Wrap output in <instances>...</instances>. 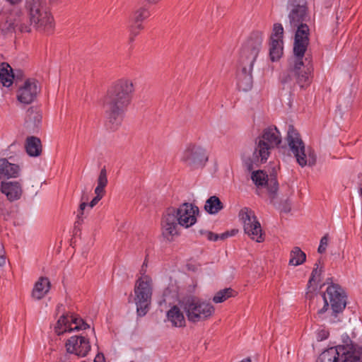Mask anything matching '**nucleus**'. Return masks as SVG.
Masks as SVG:
<instances>
[{
	"mask_svg": "<svg viewBox=\"0 0 362 362\" xmlns=\"http://www.w3.org/2000/svg\"><path fill=\"white\" fill-rule=\"evenodd\" d=\"M26 14L20 13L9 23L7 30L9 32L21 33L36 31L50 35L54 30V21L48 11L45 0H25Z\"/></svg>",
	"mask_w": 362,
	"mask_h": 362,
	"instance_id": "obj_1",
	"label": "nucleus"
},
{
	"mask_svg": "<svg viewBox=\"0 0 362 362\" xmlns=\"http://www.w3.org/2000/svg\"><path fill=\"white\" fill-rule=\"evenodd\" d=\"M135 88L132 81L120 78L107 88L103 100L105 111L109 113H124L130 105Z\"/></svg>",
	"mask_w": 362,
	"mask_h": 362,
	"instance_id": "obj_2",
	"label": "nucleus"
},
{
	"mask_svg": "<svg viewBox=\"0 0 362 362\" xmlns=\"http://www.w3.org/2000/svg\"><path fill=\"white\" fill-rule=\"evenodd\" d=\"M313 64L311 54L305 58L292 57L288 61V69L280 75L283 85L291 86L297 83L301 88H308L313 81Z\"/></svg>",
	"mask_w": 362,
	"mask_h": 362,
	"instance_id": "obj_3",
	"label": "nucleus"
},
{
	"mask_svg": "<svg viewBox=\"0 0 362 362\" xmlns=\"http://www.w3.org/2000/svg\"><path fill=\"white\" fill-rule=\"evenodd\" d=\"M281 142V134L276 127L266 128L261 136L257 138L256 146L252 158L244 160V165L247 170L251 171L257 168L260 163H265L272 149Z\"/></svg>",
	"mask_w": 362,
	"mask_h": 362,
	"instance_id": "obj_4",
	"label": "nucleus"
},
{
	"mask_svg": "<svg viewBox=\"0 0 362 362\" xmlns=\"http://www.w3.org/2000/svg\"><path fill=\"white\" fill-rule=\"evenodd\" d=\"M179 305L187 320L194 324L208 320L215 313V308L211 303L193 296L183 298Z\"/></svg>",
	"mask_w": 362,
	"mask_h": 362,
	"instance_id": "obj_5",
	"label": "nucleus"
},
{
	"mask_svg": "<svg viewBox=\"0 0 362 362\" xmlns=\"http://www.w3.org/2000/svg\"><path fill=\"white\" fill-rule=\"evenodd\" d=\"M286 141L289 150L296 158V161L300 166H313L315 165L317 156L314 150L311 148L305 149V144L299 133L292 125L288 127Z\"/></svg>",
	"mask_w": 362,
	"mask_h": 362,
	"instance_id": "obj_6",
	"label": "nucleus"
},
{
	"mask_svg": "<svg viewBox=\"0 0 362 362\" xmlns=\"http://www.w3.org/2000/svg\"><path fill=\"white\" fill-rule=\"evenodd\" d=\"M330 281V285L327 288L326 292L322 294L324 301L323 307L318 310L317 315L320 317L329 310L331 307V311L329 312L331 316L337 317L338 313H341L346 307V296L342 288L332 282V278H328L326 281L327 284Z\"/></svg>",
	"mask_w": 362,
	"mask_h": 362,
	"instance_id": "obj_7",
	"label": "nucleus"
},
{
	"mask_svg": "<svg viewBox=\"0 0 362 362\" xmlns=\"http://www.w3.org/2000/svg\"><path fill=\"white\" fill-rule=\"evenodd\" d=\"M153 286V280L148 275H143L135 282L134 301L136 305V313L139 317L146 315L150 310Z\"/></svg>",
	"mask_w": 362,
	"mask_h": 362,
	"instance_id": "obj_8",
	"label": "nucleus"
},
{
	"mask_svg": "<svg viewBox=\"0 0 362 362\" xmlns=\"http://www.w3.org/2000/svg\"><path fill=\"white\" fill-rule=\"evenodd\" d=\"M317 362H362V347L339 345L320 354Z\"/></svg>",
	"mask_w": 362,
	"mask_h": 362,
	"instance_id": "obj_9",
	"label": "nucleus"
},
{
	"mask_svg": "<svg viewBox=\"0 0 362 362\" xmlns=\"http://www.w3.org/2000/svg\"><path fill=\"white\" fill-rule=\"evenodd\" d=\"M262 40V32H252L240 49L239 62L254 65L261 49Z\"/></svg>",
	"mask_w": 362,
	"mask_h": 362,
	"instance_id": "obj_10",
	"label": "nucleus"
},
{
	"mask_svg": "<svg viewBox=\"0 0 362 362\" xmlns=\"http://www.w3.org/2000/svg\"><path fill=\"white\" fill-rule=\"evenodd\" d=\"M295 30L293 44V55L298 58H305L309 54L308 47L310 44V28L307 22L296 23V25H290Z\"/></svg>",
	"mask_w": 362,
	"mask_h": 362,
	"instance_id": "obj_11",
	"label": "nucleus"
},
{
	"mask_svg": "<svg viewBox=\"0 0 362 362\" xmlns=\"http://www.w3.org/2000/svg\"><path fill=\"white\" fill-rule=\"evenodd\" d=\"M238 216L243 223L245 233L252 240L262 243L264 240V234L255 212L247 207H244L240 211Z\"/></svg>",
	"mask_w": 362,
	"mask_h": 362,
	"instance_id": "obj_12",
	"label": "nucleus"
},
{
	"mask_svg": "<svg viewBox=\"0 0 362 362\" xmlns=\"http://www.w3.org/2000/svg\"><path fill=\"white\" fill-rule=\"evenodd\" d=\"M206 150L200 146L190 144L187 146L181 156V161L192 169L203 168L208 161Z\"/></svg>",
	"mask_w": 362,
	"mask_h": 362,
	"instance_id": "obj_13",
	"label": "nucleus"
},
{
	"mask_svg": "<svg viewBox=\"0 0 362 362\" xmlns=\"http://www.w3.org/2000/svg\"><path fill=\"white\" fill-rule=\"evenodd\" d=\"M180 224L175 214V208H168L163 214L161 220L163 236L168 241H173L180 235Z\"/></svg>",
	"mask_w": 362,
	"mask_h": 362,
	"instance_id": "obj_14",
	"label": "nucleus"
},
{
	"mask_svg": "<svg viewBox=\"0 0 362 362\" xmlns=\"http://www.w3.org/2000/svg\"><path fill=\"white\" fill-rule=\"evenodd\" d=\"M89 328V325L81 317L75 315H62L58 320L54 327L57 335L66 332L78 331Z\"/></svg>",
	"mask_w": 362,
	"mask_h": 362,
	"instance_id": "obj_15",
	"label": "nucleus"
},
{
	"mask_svg": "<svg viewBox=\"0 0 362 362\" xmlns=\"http://www.w3.org/2000/svg\"><path fill=\"white\" fill-rule=\"evenodd\" d=\"M66 351L69 356L85 357L90 351L91 346L89 339L82 335L71 337L65 343Z\"/></svg>",
	"mask_w": 362,
	"mask_h": 362,
	"instance_id": "obj_16",
	"label": "nucleus"
},
{
	"mask_svg": "<svg viewBox=\"0 0 362 362\" xmlns=\"http://www.w3.org/2000/svg\"><path fill=\"white\" fill-rule=\"evenodd\" d=\"M40 92L38 81L35 78H27L17 90V99L23 104H30Z\"/></svg>",
	"mask_w": 362,
	"mask_h": 362,
	"instance_id": "obj_17",
	"label": "nucleus"
},
{
	"mask_svg": "<svg viewBox=\"0 0 362 362\" xmlns=\"http://www.w3.org/2000/svg\"><path fill=\"white\" fill-rule=\"evenodd\" d=\"M284 28L281 23H275L270 37L269 56L272 61L279 60L283 54Z\"/></svg>",
	"mask_w": 362,
	"mask_h": 362,
	"instance_id": "obj_18",
	"label": "nucleus"
},
{
	"mask_svg": "<svg viewBox=\"0 0 362 362\" xmlns=\"http://www.w3.org/2000/svg\"><path fill=\"white\" fill-rule=\"evenodd\" d=\"M199 214V208L190 203H183L175 209V214L179 219L180 226L189 228L197 222L196 214Z\"/></svg>",
	"mask_w": 362,
	"mask_h": 362,
	"instance_id": "obj_19",
	"label": "nucleus"
},
{
	"mask_svg": "<svg viewBox=\"0 0 362 362\" xmlns=\"http://www.w3.org/2000/svg\"><path fill=\"white\" fill-rule=\"evenodd\" d=\"M251 178L257 187L267 186L271 202H273L279 188L276 175H271L269 179H267V175L262 170H256L252 172Z\"/></svg>",
	"mask_w": 362,
	"mask_h": 362,
	"instance_id": "obj_20",
	"label": "nucleus"
},
{
	"mask_svg": "<svg viewBox=\"0 0 362 362\" xmlns=\"http://www.w3.org/2000/svg\"><path fill=\"white\" fill-rule=\"evenodd\" d=\"M252 69L253 65L239 62V66L236 71L237 84L238 88L243 91H247L252 87Z\"/></svg>",
	"mask_w": 362,
	"mask_h": 362,
	"instance_id": "obj_21",
	"label": "nucleus"
},
{
	"mask_svg": "<svg viewBox=\"0 0 362 362\" xmlns=\"http://www.w3.org/2000/svg\"><path fill=\"white\" fill-rule=\"evenodd\" d=\"M288 18L290 25H296V23L308 22L310 20L309 8L296 7L286 8Z\"/></svg>",
	"mask_w": 362,
	"mask_h": 362,
	"instance_id": "obj_22",
	"label": "nucleus"
},
{
	"mask_svg": "<svg viewBox=\"0 0 362 362\" xmlns=\"http://www.w3.org/2000/svg\"><path fill=\"white\" fill-rule=\"evenodd\" d=\"M1 191L10 202L18 200L22 194V187L18 182H2Z\"/></svg>",
	"mask_w": 362,
	"mask_h": 362,
	"instance_id": "obj_23",
	"label": "nucleus"
},
{
	"mask_svg": "<svg viewBox=\"0 0 362 362\" xmlns=\"http://www.w3.org/2000/svg\"><path fill=\"white\" fill-rule=\"evenodd\" d=\"M180 306L173 305L168 312V320L173 327H182L186 325L185 315Z\"/></svg>",
	"mask_w": 362,
	"mask_h": 362,
	"instance_id": "obj_24",
	"label": "nucleus"
},
{
	"mask_svg": "<svg viewBox=\"0 0 362 362\" xmlns=\"http://www.w3.org/2000/svg\"><path fill=\"white\" fill-rule=\"evenodd\" d=\"M19 171L18 165L9 163L6 158L0 159V178L16 177Z\"/></svg>",
	"mask_w": 362,
	"mask_h": 362,
	"instance_id": "obj_25",
	"label": "nucleus"
},
{
	"mask_svg": "<svg viewBox=\"0 0 362 362\" xmlns=\"http://www.w3.org/2000/svg\"><path fill=\"white\" fill-rule=\"evenodd\" d=\"M50 281L47 277H40L35 284L32 291V297L36 300H40L49 292Z\"/></svg>",
	"mask_w": 362,
	"mask_h": 362,
	"instance_id": "obj_26",
	"label": "nucleus"
},
{
	"mask_svg": "<svg viewBox=\"0 0 362 362\" xmlns=\"http://www.w3.org/2000/svg\"><path fill=\"white\" fill-rule=\"evenodd\" d=\"M26 153L32 157L39 156L42 153V144L38 137L30 136L27 137L25 144Z\"/></svg>",
	"mask_w": 362,
	"mask_h": 362,
	"instance_id": "obj_27",
	"label": "nucleus"
},
{
	"mask_svg": "<svg viewBox=\"0 0 362 362\" xmlns=\"http://www.w3.org/2000/svg\"><path fill=\"white\" fill-rule=\"evenodd\" d=\"M15 80L13 69L7 62L0 64V82L4 86L9 87Z\"/></svg>",
	"mask_w": 362,
	"mask_h": 362,
	"instance_id": "obj_28",
	"label": "nucleus"
},
{
	"mask_svg": "<svg viewBox=\"0 0 362 362\" xmlns=\"http://www.w3.org/2000/svg\"><path fill=\"white\" fill-rule=\"evenodd\" d=\"M151 12L148 7L146 5L136 8L132 13L129 15V21L134 22L136 23H141L149 18Z\"/></svg>",
	"mask_w": 362,
	"mask_h": 362,
	"instance_id": "obj_29",
	"label": "nucleus"
},
{
	"mask_svg": "<svg viewBox=\"0 0 362 362\" xmlns=\"http://www.w3.org/2000/svg\"><path fill=\"white\" fill-rule=\"evenodd\" d=\"M223 209V204L216 196L210 197L205 203L204 209L209 214H216Z\"/></svg>",
	"mask_w": 362,
	"mask_h": 362,
	"instance_id": "obj_30",
	"label": "nucleus"
},
{
	"mask_svg": "<svg viewBox=\"0 0 362 362\" xmlns=\"http://www.w3.org/2000/svg\"><path fill=\"white\" fill-rule=\"evenodd\" d=\"M107 170L105 167H103L100 172L98 175L97 183L98 185L95 189V194L96 196H99L103 198L105 194V187L107 185Z\"/></svg>",
	"mask_w": 362,
	"mask_h": 362,
	"instance_id": "obj_31",
	"label": "nucleus"
},
{
	"mask_svg": "<svg viewBox=\"0 0 362 362\" xmlns=\"http://www.w3.org/2000/svg\"><path fill=\"white\" fill-rule=\"evenodd\" d=\"M306 259V255L300 247H295L290 254L289 264L293 266L302 264Z\"/></svg>",
	"mask_w": 362,
	"mask_h": 362,
	"instance_id": "obj_32",
	"label": "nucleus"
},
{
	"mask_svg": "<svg viewBox=\"0 0 362 362\" xmlns=\"http://www.w3.org/2000/svg\"><path fill=\"white\" fill-rule=\"evenodd\" d=\"M122 121V115H107L105 120V125L107 129L114 131L119 128Z\"/></svg>",
	"mask_w": 362,
	"mask_h": 362,
	"instance_id": "obj_33",
	"label": "nucleus"
},
{
	"mask_svg": "<svg viewBox=\"0 0 362 362\" xmlns=\"http://www.w3.org/2000/svg\"><path fill=\"white\" fill-rule=\"evenodd\" d=\"M127 30L129 32V42L132 43L134 41L136 36H138L144 26L141 23H136L128 21Z\"/></svg>",
	"mask_w": 362,
	"mask_h": 362,
	"instance_id": "obj_34",
	"label": "nucleus"
},
{
	"mask_svg": "<svg viewBox=\"0 0 362 362\" xmlns=\"http://www.w3.org/2000/svg\"><path fill=\"white\" fill-rule=\"evenodd\" d=\"M42 120V115H28L25 118V124L27 128L35 132L41 127Z\"/></svg>",
	"mask_w": 362,
	"mask_h": 362,
	"instance_id": "obj_35",
	"label": "nucleus"
},
{
	"mask_svg": "<svg viewBox=\"0 0 362 362\" xmlns=\"http://www.w3.org/2000/svg\"><path fill=\"white\" fill-rule=\"evenodd\" d=\"M320 263V261L318 260L317 262L315 264V267L311 273L310 279L308 283V291L306 293V296L308 298H311L310 294L313 291H315L316 288L313 287V284L315 283L316 277L319 276L321 274L322 269H320L318 270L319 264Z\"/></svg>",
	"mask_w": 362,
	"mask_h": 362,
	"instance_id": "obj_36",
	"label": "nucleus"
},
{
	"mask_svg": "<svg viewBox=\"0 0 362 362\" xmlns=\"http://www.w3.org/2000/svg\"><path fill=\"white\" fill-rule=\"evenodd\" d=\"M237 292L230 288H224L218 291L213 298V301L216 303H222L228 298L235 296Z\"/></svg>",
	"mask_w": 362,
	"mask_h": 362,
	"instance_id": "obj_37",
	"label": "nucleus"
},
{
	"mask_svg": "<svg viewBox=\"0 0 362 362\" xmlns=\"http://www.w3.org/2000/svg\"><path fill=\"white\" fill-rule=\"evenodd\" d=\"M85 199H86L83 195L82 197H81V200L83 202L79 205V208H78V214H77V220L75 222V224H76V223L77 224H81L83 222L82 216L83 214V212H84V210H85L86 207L88 206V204L85 201H83Z\"/></svg>",
	"mask_w": 362,
	"mask_h": 362,
	"instance_id": "obj_38",
	"label": "nucleus"
},
{
	"mask_svg": "<svg viewBox=\"0 0 362 362\" xmlns=\"http://www.w3.org/2000/svg\"><path fill=\"white\" fill-rule=\"evenodd\" d=\"M307 0H288L286 8L308 7Z\"/></svg>",
	"mask_w": 362,
	"mask_h": 362,
	"instance_id": "obj_39",
	"label": "nucleus"
},
{
	"mask_svg": "<svg viewBox=\"0 0 362 362\" xmlns=\"http://www.w3.org/2000/svg\"><path fill=\"white\" fill-rule=\"evenodd\" d=\"M328 244V235H325L320 240V243L317 249L319 253H324Z\"/></svg>",
	"mask_w": 362,
	"mask_h": 362,
	"instance_id": "obj_40",
	"label": "nucleus"
},
{
	"mask_svg": "<svg viewBox=\"0 0 362 362\" xmlns=\"http://www.w3.org/2000/svg\"><path fill=\"white\" fill-rule=\"evenodd\" d=\"M0 216L5 221L11 218V212L2 204H0Z\"/></svg>",
	"mask_w": 362,
	"mask_h": 362,
	"instance_id": "obj_41",
	"label": "nucleus"
},
{
	"mask_svg": "<svg viewBox=\"0 0 362 362\" xmlns=\"http://www.w3.org/2000/svg\"><path fill=\"white\" fill-rule=\"evenodd\" d=\"M238 232V230L236 229H232L231 230L226 231L220 235V240H225L229 237L234 236Z\"/></svg>",
	"mask_w": 362,
	"mask_h": 362,
	"instance_id": "obj_42",
	"label": "nucleus"
},
{
	"mask_svg": "<svg viewBox=\"0 0 362 362\" xmlns=\"http://www.w3.org/2000/svg\"><path fill=\"white\" fill-rule=\"evenodd\" d=\"M205 233H206L207 239L209 240L216 241V240L220 239V235L219 234L214 233L210 232V231H206Z\"/></svg>",
	"mask_w": 362,
	"mask_h": 362,
	"instance_id": "obj_43",
	"label": "nucleus"
},
{
	"mask_svg": "<svg viewBox=\"0 0 362 362\" xmlns=\"http://www.w3.org/2000/svg\"><path fill=\"white\" fill-rule=\"evenodd\" d=\"M6 263V258L4 257V252L2 249V246L0 245V266H3Z\"/></svg>",
	"mask_w": 362,
	"mask_h": 362,
	"instance_id": "obj_44",
	"label": "nucleus"
},
{
	"mask_svg": "<svg viewBox=\"0 0 362 362\" xmlns=\"http://www.w3.org/2000/svg\"><path fill=\"white\" fill-rule=\"evenodd\" d=\"M101 199L102 198L99 196H95L89 204L90 208H93L94 206H95Z\"/></svg>",
	"mask_w": 362,
	"mask_h": 362,
	"instance_id": "obj_45",
	"label": "nucleus"
},
{
	"mask_svg": "<svg viewBox=\"0 0 362 362\" xmlns=\"http://www.w3.org/2000/svg\"><path fill=\"white\" fill-rule=\"evenodd\" d=\"M14 74H15V79L16 81H18V79H21L23 76V72L21 69H16L14 71Z\"/></svg>",
	"mask_w": 362,
	"mask_h": 362,
	"instance_id": "obj_46",
	"label": "nucleus"
},
{
	"mask_svg": "<svg viewBox=\"0 0 362 362\" xmlns=\"http://www.w3.org/2000/svg\"><path fill=\"white\" fill-rule=\"evenodd\" d=\"M94 362H105L103 355L100 356L99 354L95 357Z\"/></svg>",
	"mask_w": 362,
	"mask_h": 362,
	"instance_id": "obj_47",
	"label": "nucleus"
},
{
	"mask_svg": "<svg viewBox=\"0 0 362 362\" xmlns=\"http://www.w3.org/2000/svg\"><path fill=\"white\" fill-rule=\"evenodd\" d=\"M40 110H37V107H30L28 110V113H38Z\"/></svg>",
	"mask_w": 362,
	"mask_h": 362,
	"instance_id": "obj_48",
	"label": "nucleus"
},
{
	"mask_svg": "<svg viewBox=\"0 0 362 362\" xmlns=\"http://www.w3.org/2000/svg\"><path fill=\"white\" fill-rule=\"evenodd\" d=\"M168 292H169V290H168V289L165 290V291H164V292H163V296H164V297H165V298H164V300H163L164 301H166V300H167V299H166V296H167V293H168Z\"/></svg>",
	"mask_w": 362,
	"mask_h": 362,
	"instance_id": "obj_49",
	"label": "nucleus"
},
{
	"mask_svg": "<svg viewBox=\"0 0 362 362\" xmlns=\"http://www.w3.org/2000/svg\"><path fill=\"white\" fill-rule=\"evenodd\" d=\"M239 362H252L250 358H244L243 360H242L241 361H239Z\"/></svg>",
	"mask_w": 362,
	"mask_h": 362,
	"instance_id": "obj_50",
	"label": "nucleus"
},
{
	"mask_svg": "<svg viewBox=\"0 0 362 362\" xmlns=\"http://www.w3.org/2000/svg\"><path fill=\"white\" fill-rule=\"evenodd\" d=\"M283 210H284V212H288V211L291 210V208H290V206H285V207L284 208V209H283Z\"/></svg>",
	"mask_w": 362,
	"mask_h": 362,
	"instance_id": "obj_51",
	"label": "nucleus"
},
{
	"mask_svg": "<svg viewBox=\"0 0 362 362\" xmlns=\"http://www.w3.org/2000/svg\"><path fill=\"white\" fill-rule=\"evenodd\" d=\"M360 195L362 197V189H360Z\"/></svg>",
	"mask_w": 362,
	"mask_h": 362,
	"instance_id": "obj_52",
	"label": "nucleus"
},
{
	"mask_svg": "<svg viewBox=\"0 0 362 362\" xmlns=\"http://www.w3.org/2000/svg\"><path fill=\"white\" fill-rule=\"evenodd\" d=\"M325 338H327V336H326V335H325V337H324V339H325ZM322 339H323V337L322 338Z\"/></svg>",
	"mask_w": 362,
	"mask_h": 362,
	"instance_id": "obj_53",
	"label": "nucleus"
}]
</instances>
